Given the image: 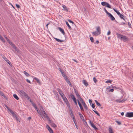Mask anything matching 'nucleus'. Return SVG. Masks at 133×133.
Instances as JSON below:
<instances>
[{
  "label": "nucleus",
  "instance_id": "obj_1",
  "mask_svg": "<svg viewBox=\"0 0 133 133\" xmlns=\"http://www.w3.org/2000/svg\"><path fill=\"white\" fill-rule=\"evenodd\" d=\"M19 93L23 95L28 100H29L30 98V97L26 93L22 90H19Z\"/></svg>",
  "mask_w": 133,
  "mask_h": 133
},
{
  "label": "nucleus",
  "instance_id": "obj_2",
  "mask_svg": "<svg viewBox=\"0 0 133 133\" xmlns=\"http://www.w3.org/2000/svg\"><path fill=\"white\" fill-rule=\"evenodd\" d=\"M116 35L120 39H123L125 41H126L127 40V37L125 36H123L118 33L116 34Z\"/></svg>",
  "mask_w": 133,
  "mask_h": 133
},
{
  "label": "nucleus",
  "instance_id": "obj_3",
  "mask_svg": "<svg viewBox=\"0 0 133 133\" xmlns=\"http://www.w3.org/2000/svg\"><path fill=\"white\" fill-rule=\"evenodd\" d=\"M74 90L75 92V94L78 97L79 100L81 101L82 103L83 104V99L81 98L80 97V96L78 94V92L75 89H74Z\"/></svg>",
  "mask_w": 133,
  "mask_h": 133
},
{
  "label": "nucleus",
  "instance_id": "obj_4",
  "mask_svg": "<svg viewBox=\"0 0 133 133\" xmlns=\"http://www.w3.org/2000/svg\"><path fill=\"white\" fill-rule=\"evenodd\" d=\"M101 4L103 6H106L108 8H111V5L108 3L104 2H102L101 3Z\"/></svg>",
  "mask_w": 133,
  "mask_h": 133
},
{
  "label": "nucleus",
  "instance_id": "obj_5",
  "mask_svg": "<svg viewBox=\"0 0 133 133\" xmlns=\"http://www.w3.org/2000/svg\"><path fill=\"white\" fill-rule=\"evenodd\" d=\"M126 117H133V112H127L125 115Z\"/></svg>",
  "mask_w": 133,
  "mask_h": 133
},
{
  "label": "nucleus",
  "instance_id": "obj_6",
  "mask_svg": "<svg viewBox=\"0 0 133 133\" xmlns=\"http://www.w3.org/2000/svg\"><path fill=\"white\" fill-rule=\"evenodd\" d=\"M90 124L91 126L95 130H98L97 128L96 127V126L93 124V123L91 122L90 121Z\"/></svg>",
  "mask_w": 133,
  "mask_h": 133
},
{
  "label": "nucleus",
  "instance_id": "obj_7",
  "mask_svg": "<svg viewBox=\"0 0 133 133\" xmlns=\"http://www.w3.org/2000/svg\"><path fill=\"white\" fill-rule=\"evenodd\" d=\"M70 116L72 118V119L73 121H75V118L73 115V111L71 109H70Z\"/></svg>",
  "mask_w": 133,
  "mask_h": 133
},
{
  "label": "nucleus",
  "instance_id": "obj_8",
  "mask_svg": "<svg viewBox=\"0 0 133 133\" xmlns=\"http://www.w3.org/2000/svg\"><path fill=\"white\" fill-rule=\"evenodd\" d=\"M71 98L73 100L74 102L75 103V104L76 105H77V103L76 101V99L74 96L73 95H71Z\"/></svg>",
  "mask_w": 133,
  "mask_h": 133
},
{
  "label": "nucleus",
  "instance_id": "obj_9",
  "mask_svg": "<svg viewBox=\"0 0 133 133\" xmlns=\"http://www.w3.org/2000/svg\"><path fill=\"white\" fill-rule=\"evenodd\" d=\"M108 17H110L112 21H114L115 20V19L114 17L110 14L109 13L108 15Z\"/></svg>",
  "mask_w": 133,
  "mask_h": 133
},
{
  "label": "nucleus",
  "instance_id": "obj_10",
  "mask_svg": "<svg viewBox=\"0 0 133 133\" xmlns=\"http://www.w3.org/2000/svg\"><path fill=\"white\" fill-rule=\"evenodd\" d=\"M46 127L47 129L49 131L50 133H54L52 129L50 128V127L48 125L46 126Z\"/></svg>",
  "mask_w": 133,
  "mask_h": 133
},
{
  "label": "nucleus",
  "instance_id": "obj_11",
  "mask_svg": "<svg viewBox=\"0 0 133 133\" xmlns=\"http://www.w3.org/2000/svg\"><path fill=\"white\" fill-rule=\"evenodd\" d=\"M57 29H58L63 35H65V33L64 30L63 29L59 27H58Z\"/></svg>",
  "mask_w": 133,
  "mask_h": 133
},
{
  "label": "nucleus",
  "instance_id": "obj_12",
  "mask_svg": "<svg viewBox=\"0 0 133 133\" xmlns=\"http://www.w3.org/2000/svg\"><path fill=\"white\" fill-rule=\"evenodd\" d=\"M96 31L99 34H100L101 32V29L99 26H97L96 27Z\"/></svg>",
  "mask_w": 133,
  "mask_h": 133
},
{
  "label": "nucleus",
  "instance_id": "obj_13",
  "mask_svg": "<svg viewBox=\"0 0 133 133\" xmlns=\"http://www.w3.org/2000/svg\"><path fill=\"white\" fill-rule=\"evenodd\" d=\"M64 78L65 79V80L66 81V82L68 83L70 85V86H71V84L70 82V81H69V79H68V78L66 76V77H65Z\"/></svg>",
  "mask_w": 133,
  "mask_h": 133
},
{
  "label": "nucleus",
  "instance_id": "obj_14",
  "mask_svg": "<svg viewBox=\"0 0 133 133\" xmlns=\"http://www.w3.org/2000/svg\"><path fill=\"white\" fill-rule=\"evenodd\" d=\"M46 119L48 120L49 121V123L51 124L53 122L51 120H50L49 116H48L47 115H46V117H45Z\"/></svg>",
  "mask_w": 133,
  "mask_h": 133
},
{
  "label": "nucleus",
  "instance_id": "obj_15",
  "mask_svg": "<svg viewBox=\"0 0 133 133\" xmlns=\"http://www.w3.org/2000/svg\"><path fill=\"white\" fill-rule=\"evenodd\" d=\"M64 101V102L66 104V103H68L69 102L68 101L67 98H66V97L64 96L62 98Z\"/></svg>",
  "mask_w": 133,
  "mask_h": 133
},
{
  "label": "nucleus",
  "instance_id": "obj_16",
  "mask_svg": "<svg viewBox=\"0 0 133 133\" xmlns=\"http://www.w3.org/2000/svg\"><path fill=\"white\" fill-rule=\"evenodd\" d=\"M3 58L4 59V60L7 63L9 64V65L10 64V61L9 60L7 59L4 56L3 57Z\"/></svg>",
  "mask_w": 133,
  "mask_h": 133
},
{
  "label": "nucleus",
  "instance_id": "obj_17",
  "mask_svg": "<svg viewBox=\"0 0 133 133\" xmlns=\"http://www.w3.org/2000/svg\"><path fill=\"white\" fill-rule=\"evenodd\" d=\"M15 49V50L17 51V52H18L19 51V50L18 49V48L16 47V45H15L14 44H13L12 45H11Z\"/></svg>",
  "mask_w": 133,
  "mask_h": 133
},
{
  "label": "nucleus",
  "instance_id": "obj_18",
  "mask_svg": "<svg viewBox=\"0 0 133 133\" xmlns=\"http://www.w3.org/2000/svg\"><path fill=\"white\" fill-rule=\"evenodd\" d=\"M41 112H42L43 114V115L44 114V115H43V116L44 117H46V115L47 114H46L44 110L43 109V108H42L41 109Z\"/></svg>",
  "mask_w": 133,
  "mask_h": 133
},
{
  "label": "nucleus",
  "instance_id": "obj_19",
  "mask_svg": "<svg viewBox=\"0 0 133 133\" xmlns=\"http://www.w3.org/2000/svg\"><path fill=\"white\" fill-rule=\"evenodd\" d=\"M54 38L56 40V41L62 43L64 41V40H60L57 38Z\"/></svg>",
  "mask_w": 133,
  "mask_h": 133
},
{
  "label": "nucleus",
  "instance_id": "obj_20",
  "mask_svg": "<svg viewBox=\"0 0 133 133\" xmlns=\"http://www.w3.org/2000/svg\"><path fill=\"white\" fill-rule=\"evenodd\" d=\"M93 35H95V36H98L100 35V34H99L96 31H95L94 32H93L92 33Z\"/></svg>",
  "mask_w": 133,
  "mask_h": 133
},
{
  "label": "nucleus",
  "instance_id": "obj_21",
  "mask_svg": "<svg viewBox=\"0 0 133 133\" xmlns=\"http://www.w3.org/2000/svg\"><path fill=\"white\" fill-rule=\"evenodd\" d=\"M78 103L79 105V107H80L81 110H83V108L82 107V105L81 104V103H80V102L78 100Z\"/></svg>",
  "mask_w": 133,
  "mask_h": 133
},
{
  "label": "nucleus",
  "instance_id": "obj_22",
  "mask_svg": "<svg viewBox=\"0 0 133 133\" xmlns=\"http://www.w3.org/2000/svg\"><path fill=\"white\" fill-rule=\"evenodd\" d=\"M62 7L66 11H68V9L66 7V6L65 5H63L62 6Z\"/></svg>",
  "mask_w": 133,
  "mask_h": 133
},
{
  "label": "nucleus",
  "instance_id": "obj_23",
  "mask_svg": "<svg viewBox=\"0 0 133 133\" xmlns=\"http://www.w3.org/2000/svg\"><path fill=\"white\" fill-rule=\"evenodd\" d=\"M125 101V100H124V99H123L122 100H121V99H116V102H119V103L123 102H124Z\"/></svg>",
  "mask_w": 133,
  "mask_h": 133
},
{
  "label": "nucleus",
  "instance_id": "obj_24",
  "mask_svg": "<svg viewBox=\"0 0 133 133\" xmlns=\"http://www.w3.org/2000/svg\"><path fill=\"white\" fill-rule=\"evenodd\" d=\"M84 84L86 87H87L89 85L88 83L86 80H84Z\"/></svg>",
  "mask_w": 133,
  "mask_h": 133
},
{
  "label": "nucleus",
  "instance_id": "obj_25",
  "mask_svg": "<svg viewBox=\"0 0 133 133\" xmlns=\"http://www.w3.org/2000/svg\"><path fill=\"white\" fill-rule=\"evenodd\" d=\"M95 101L97 105L99 107L101 106V104L99 102H98L96 100H95Z\"/></svg>",
  "mask_w": 133,
  "mask_h": 133
},
{
  "label": "nucleus",
  "instance_id": "obj_26",
  "mask_svg": "<svg viewBox=\"0 0 133 133\" xmlns=\"http://www.w3.org/2000/svg\"><path fill=\"white\" fill-rule=\"evenodd\" d=\"M119 16L121 18L123 19L124 20H125L124 18L125 17L124 16V15H123L121 14Z\"/></svg>",
  "mask_w": 133,
  "mask_h": 133
},
{
  "label": "nucleus",
  "instance_id": "obj_27",
  "mask_svg": "<svg viewBox=\"0 0 133 133\" xmlns=\"http://www.w3.org/2000/svg\"><path fill=\"white\" fill-rule=\"evenodd\" d=\"M66 25H67L68 26V28H69V29L70 30H71L72 28L69 25L68 22H67V21L66 22Z\"/></svg>",
  "mask_w": 133,
  "mask_h": 133
},
{
  "label": "nucleus",
  "instance_id": "obj_28",
  "mask_svg": "<svg viewBox=\"0 0 133 133\" xmlns=\"http://www.w3.org/2000/svg\"><path fill=\"white\" fill-rule=\"evenodd\" d=\"M0 39L3 43L5 42V40L0 35Z\"/></svg>",
  "mask_w": 133,
  "mask_h": 133
},
{
  "label": "nucleus",
  "instance_id": "obj_29",
  "mask_svg": "<svg viewBox=\"0 0 133 133\" xmlns=\"http://www.w3.org/2000/svg\"><path fill=\"white\" fill-rule=\"evenodd\" d=\"M78 114L79 115V116L80 117L81 119H82V120L83 121V115L81 114L79 112H78Z\"/></svg>",
  "mask_w": 133,
  "mask_h": 133
},
{
  "label": "nucleus",
  "instance_id": "obj_30",
  "mask_svg": "<svg viewBox=\"0 0 133 133\" xmlns=\"http://www.w3.org/2000/svg\"><path fill=\"white\" fill-rule=\"evenodd\" d=\"M50 125L52 127L54 128H55L57 127L56 125L53 122L52 123H51Z\"/></svg>",
  "mask_w": 133,
  "mask_h": 133
},
{
  "label": "nucleus",
  "instance_id": "obj_31",
  "mask_svg": "<svg viewBox=\"0 0 133 133\" xmlns=\"http://www.w3.org/2000/svg\"><path fill=\"white\" fill-rule=\"evenodd\" d=\"M13 96L17 100H18L19 98L17 95L15 94H14L13 95Z\"/></svg>",
  "mask_w": 133,
  "mask_h": 133
},
{
  "label": "nucleus",
  "instance_id": "obj_32",
  "mask_svg": "<svg viewBox=\"0 0 133 133\" xmlns=\"http://www.w3.org/2000/svg\"><path fill=\"white\" fill-rule=\"evenodd\" d=\"M23 73L27 76L29 77L30 76L29 74L27 73L26 71H24Z\"/></svg>",
  "mask_w": 133,
  "mask_h": 133
},
{
  "label": "nucleus",
  "instance_id": "obj_33",
  "mask_svg": "<svg viewBox=\"0 0 133 133\" xmlns=\"http://www.w3.org/2000/svg\"><path fill=\"white\" fill-rule=\"evenodd\" d=\"M84 107L85 108V109L86 110H88V108L87 107L85 103L84 102Z\"/></svg>",
  "mask_w": 133,
  "mask_h": 133
},
{
  "label": "nucleus",
  "instance_id": "obj_34",
  "mask_svg": "<svg viewBox=\"0 0 133 133\" xmlns=\"http://www.w3.org/2000/svg\"><path fill=\"white\" fill-rule=\"evenodd\" d=\"M59 94L61 96L62 98L64 96H65L64 94L62 92L60 93L59 92Z\"/></svg>",
  "mask_w": 133,
  "mask_h": 133
},
{
  "label": "nucleus",
  "instance_id": "obj_35",
  "mask_svg": "<svg viewBox=\"0 0 133 133\" xmlns=\"http://www.w3.org/2000/svg\"><path fill=\"white\" fill-rule=\"evenodd\" d=\"M66 104L67 106L68 107V108L69 109V110H70V109H71V108L70 107V106L69 102H68V103H66Z\"/></svg>",
  "mask_w": 133,
  "mask_h": 133
},
{
  "label": "nucleus",
  "instance_id": "obj_36",
  "mask_svg": "<svg viewBox=\"0 0 133 133\" xmlns=\"http://www.w3.org/2000/svg\"><path fill=\"white\" fill-rule=\"evenodd\" d=\"M94 112H95V113L98 116H100V114H99L98 112L96 111H95L94 110H93Z\"/></svg>",
  "mask_w": 133,
  "mask_h": 133
},
{
  "label": "nucleus",
  "instance_id": "obj_37",
  "mask_svg": "<svg viewBox=\"0 0 133 133\" xmlns=\"http://www.w3.org/2000/svg\"><path fill=\"white\" fill-rule=\"evenodd\" d=\"M93 80L95 83H96L97 81V80L96 79V78L95 77H94L93 78Z\"/></svg>",
  "mask_w": 133,
  "mask_h": 133
},
{
  "label": "nucleus",
  "instance_id": "obj_38",
  "mask_svg": "<svg viewBox=\"0 0 133 133\" xmlns=\"http://www.w3.org/2000/svg\"><path fill=\"white\" fill-rule=\"evenodd\" d=\"M90 39L92 42L93 43L94 42V40L93 38L92 37H90Z\"/></svg>",
  "mask_w": 133,
  "mask_h": 133
},
{
  "label": "nucleus",
  "instance_id": "obj_39",
  "mask_svg": "<svg viewBox=\"0 0 133 133\" xmlns=\"http://www.w3.org/2000/svg\"><path fill=\"white\" fill-rule=\"evenodd\" d=\"M34 79L36 80L37 82V83H40V81H39V79H38L37 78H36H36H34Z\"/></svg>",
  "mask_w": 133,
  "mask_h": 133
},
{
  "label": "nucleus",
  "instance_id": "obj_40",
  "mask_svg": "<svg viewBox=\"0 0 133 133\" xmlns=\"http://www.w3.org/2000/svg\"><path fill=\"white\" fill-rule=\"evenodd\" d=\"M63 73H61L62 75L63 76V77L64 78L65 77H66V75L64 74V72H62Z\"/></svg>",
  "mask_w": 133,
  "mask_h": 133
},
{
  "label": "nucleus",
  "instance_id": "obj_41",
  "mask_svg": "<svg viewBox=\"0 0 133 133\" xmlns=\"http://www.w3.org/2000/svg\"><path fill=\"white\" fill-rule=\"evenodd\" d=\"M38 112V114H39L40 115H43V114H42V112H41V111H40L39 110V111H38V112Z\"/></svg>",
  "mask_w": 133,
  "mask_h": 133
},
{
  "label": "nucleus",
  "instance_id": "obj_42",
  "mask_svg": "<svg viewBox=\"0 0 133 133\" xmlns=\"http://www.w3.org/2000/svg\"><path fill=\"white\" fill-rule=\"evenodd\" d=\"M112 82V81L110 80L109 79H108L105 82V83H111Z\"/></svg>",
  "mask_w": 133,
  "mask_h": 133
},
{
  "label": "nucleus",
  "instance_id": "obj_43",
  "mask_svg": "<svg viewBox=\"0 0 133 133\" xmlns=\"http://www.w3.org/2000/svg\"><path fill=\"white\" fill-rule=\"evenodd\" d=\"M109 133H111L113 132L112 129L111 128H109Z\"/></svg>",
  "mask_w": 133,
  "mask_h": 133
},
{
  "label": "nucleus",
  "instance_id": "obj_44",
  "mask_svg": "<svg viewBox=\"0 0 133 133\" xmlns=\"http://www.w3.org/2000/svg\"><path fill=\"white\" fill-rule=\"evenodd\" d=\"M115 122L118 124V125H121V122L117 121H116Z\"/></svg>",
  "mask_w": 133,
  "mask_h": 133
},
{
  "label": "nucleus",
  "instance_id": "obj_45",
  "mask_svg": "<svg viewBox=\"0 0 133 133\" xmlns=\"http://www.w3.org/2000/svg\"><path fill=\"white\" fill-rule=\"evenodd\" d=\"M32 106L34 107L35 108L37 109V106L34 103H32Z\"/></svg>",
  "mask_w": 133,
  "mask_h": 133
},
{
  "label": "nucleus",
  "instance_id": "obj_46",
  "mask_svg": "<svg viewBox=\"0 0 133 133\" xmlns=\"http://www.w3.org/2000/svg\"><path fill=\"white\" fill-rule=\"evenodd\" d=\"M104 10L105 11V12L106 13V14L108 15L110 13L107 10H106L105 8L104 9Z\"/></svg>",
  "mask_w": 133,
  "mask_h": 133
},
{
  "label": "nucleus",
  "instance_id": "obj_47",
  "mask_svg": "<svg viewBox=\"0 0 133 133\" xmlns=\"http://www.w3.org/2000/svg\"><path fill=\"white\" fill-rule=\"evenodd\" d=\"M9 111H10V112H11V113L12 114V115L14 113L13 111L11 110L10 109H9Z\"/></svg>",
  "mask_w": 133,
  "mask_h": 133
},
{
  "label": "nucleus",
  "instance_id": "obj_48",
  "mask_svg": "<svg viewBox=\"0 0 133 133\" xmlns=\"http://www.w3.org/2000/svg\"><path fill=\"white\" fill-rule=\"evenodd\" d=\"M8 42L9 43L10 45L11 46L14 44V43H13L10 40H9V41H8Z\"/></svg>",
  "mask_w": 133,
  "mask_h": 133
},
{
  "label": "nucleus",
  "instance_id": "obj_49",
  "mask_svg": "<svg viewBox=\"0 0 133 133\" xmlns=\"http://www.w3.org/2000/svg\"><path fill=\"white\" fill-rule=\"evenodd\" d=\"M74 122V123H75V125L76 126V127L78 129V128H77V123H76V120L75 119V121H73Z\"/></svg>",
  "mask_w": 133,
  "mask_h": 133
},
{
  "label": "nucleus",
  "instance_id": "obj_50",
  "mask_svg": "<svg viewBox=\"0 0 133 133\" xmlns=\"http://www.w3.org/2000/svg\"><path fill=\"white\" fill-rule=\"evenodd\" d=\"M4 37L7 40V41L8 42V41H9L10 40L7 37H6V36H5V35H4Z\"/></svg>",
  "mask_w": 133,
  "mask_h": 133
},
{
  "label": "nucleus",
  "instance_id": "obj_51",
  "mask_svg": "<svg viewBox=\"0 0 133 133\" xmlns=\"http://www.w3.org/2000/svg\"><path fill=\"white\" fill-rule=\"evenodd\" d=\"M68 22H69L70 23H72V24H74V22L72 21H71L70 20V19H68Z\"/></svg>",
  "mask_w": 133,
  "mask_h": 133
},
{
  "label": "nucleus",
  "instance_id": "obj_52",
  "mask_svg": "<svg viewBox=\"0 0 133 133\" xmlns=\"http://www.w3.org/2000/svg\"><path fill=\"white\" fill-rule=\"evenodd\" d=\"M12 115L13 117L15 118L16 117H17L16 114L14 113V114H12Z\"/></svg>",
  "mask_w": 133,
  "mask_h": 133
},
{
  "label": "nucleus",
  "instance_id": "obj_53",
  "mask_svg": "<svg viewBox=\"0 0 133 133\" xmlns=\"http://www.w3.org/2000/svg\"><path fill=\"white\" fill-rule=\"evenodd\" d=\"M16 6L17 8H19L20 7V5L18 4H16Z\"/></svg>",
  "mask_w": 133,
  "mask_h": 133
},
{
  "label": "nucleus",
  "instance_id": "obj_54",
  "mask_svg": "<svg viewBox=\"0 0 133 133\" xmlns=\"http://www.w3.org/2000/svg\"><path fill=\"white\" fill-rule=\"evenodd\" d=\"M57 91L59 92H59L60 93L62 92V91H61V90L59 88L57 89Z\"/></svg>",
  "mask_w": 133,
  "mask_h": 133
},
{
  "label": "nucleus",
  "instance_id": "obj_55",
  "mask_svg": "<svg viewBox=\"0 0 133 133\" xmlns=\"http://www.w3.org/2000/svg\"><path fill=\"white\" fill-rule=\"evenodd\" d=\"M91 107L93 108H94L95 107V104H92Z\"/></svg>",
  "mask_w": 133,
  "mask_h": 133
},
{
  "label": "nucleus",
  "instance_id": "obj_56",
  "mask_svg": "<svg viewBox=\"0 0 133 133\" xmlns=\"http://www.w3.org/2000/svg\"><path fill=\"white\" fill-rule=\"evenodd\" d=\"M5 106L7 109L9 110V108L6 105H5Z\"/></svg>",
  "mask_w": 133,
  "mask_h": 133
},
{
  "label": "nucleus",
  "instance_id": "obj_57",
  "mask_svg": "<svg viewBox=\"0 0 133 133\" xmlns=\"http://www.w3.org/2000/svg\"><path fill=\"white\" fill-rule=\"evenodd\" d=\"M114 89H111L109 90V91L111 92H112L114 91Z\"/></svg>",
  "mask_w": 133,
  "mask_h": 133
},
{
  "label": "nucleus",
  "instance_id": "obj_58",
  "mask_svg": "<svg viewBox=\"0 0 133 133\" xmlns=\"http://www.w3.org/2000/svg\"><path fill=\"white\" fill-rule=\"evenodd\" d=\"M59 70L60 71L61 73H63L62 72L63 71L60 68H59Z\"/></svg>",
  "mask_w": 133,
  "mask_h": 133
},
{
  "label": "nucleus",
  "instance_id": "obj_59",
  "mask_svg": "<svg viewBox=\"0 0 133 133\" xmlns=\"http://www.w3.org/2000/svg\"><path fill=\"white\" fill-rule=\"evenodd\" d=\"M128 24L129 27L130 28L131 26V24L130 23H128Z\"/></svg>",
  "mask_w": 133,
  "mask_h": 133
},
{
  "label": "nucleus",
  "instance_id": "obj_60",
  "mask_svg": "<svg viewBox=\"0 0 133 133\" xmlns=\"http://www.w3.org/2000/svg\"><path fill=\"white\" fill-rule=\"evenodd\" d=\"M117 14L119 16L121 14L120 13L117 11L116 12Z\"/></svg>",
  "mask_w": 133,
  "mask_h": 133
},
{
  "label": "nucleus",
  "instance_id": "obj_61",
  "mask_svg": "<svg viewBox=\"0 0 133 133\" xmlns=\"http://www.w3.org/2000/svg\"><path fill=\"white\" fill-rule=\"evenodd\" d=\"M111 32L110 31H109L107 33V35H109L110 34Z\"/></svg>",
  "mask_w": 133,
  "mask_h": 133
},
{
  "label": "nucleus",
  "instance_id": "obj_62",
  "mask_svg": "<svg viewBox=\"0 0 133 133\" xmlns=\"http://www.w3.org/2000/svg\"><path fill=\"white\" fill-rule=\"evenodd\" d=\"M26 81L28 83H30V81L28 79H26Z\"/></svg>",
  "mask_w": 133,
  "mask_h": 133
},
{
  "label": "nucleus",
  "instance_id": "obj_63",
  "mask_svg": "<svg viewBox=\"0 0 133 133\" xmlns=\"http://www.w3.org/2000/svg\"><path fill=\"white\" fill-rule=\"evenodd\" d=\"M89 103H90V104H91V103H92V100L89 99Z\"/></svg>",
  "mask_w": 133,
  "mask_h": 133
},
{
  "label": "nucleus",
  "instance_id": "obj_64",
  "mask_svg": "<svg viewBox=\"0 0 133 133\" xmlns=\"http://www.w3.org/2000/svg\"><path fill=\"white\" fill-rule=\"evenodd\" d=\"M0 94L2 96H3L4 94L1 91H0Z\"/></svg>",
  "mask_w": 133,
  "mask_h": 133
}]
</instances>
